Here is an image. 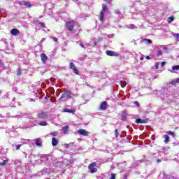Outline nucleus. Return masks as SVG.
I'll use <instances>...</instances> for the list:
<instances>
[{"instance_id":"nucleus-1","label":"nucleus","mask_w":179,"mask_h":179,"mask_svg":"<svg viewBox=\"0 0 179 179\" xmlns=\"http://www.w3.org/2000/svg\"><path fill=\"white\" fill-rule=\"evenodd\" d=\"M66 29L69 31H73L75 30V20H69L66 22Z\"/></svg>"},{"instance_id":"nucleus-2","label":"nucleus","mask_w":179,"mask_h":179,"mask_svg":"<svg viewBox=\"0 0 179 179\" xmlns=\"http://www.w3.org/2000/svg\"><path fill=\"white\" fill-rule=\"evenodd\" d=\"M75 94L72 92V91H69L66 92V90L63 91V94L59 98V100H62V99H72V97H74Z\"/></svg>"},{"instance_id":"nucleus-3","label":"nucleus","mask_w":179,"mask_h":179,"mask_svg":"<svg viewBox=\"0 0 179 179\" xmlns=\"http://www.w3.org/2000/svg\"><path fill=\"white\" fill-rule=\"evenodd\" d=\"M97 163L96 162H92L88 166V170L90 171L91 174H93L94 173H97Z\"/></svg>"},{"instance_id":"nucleus-4","label":"nucleus","mask_w":179,"mask_h":179,"mask_svg":"<svg viewBox=\"0 0 179 179\" xmlns=\"http://www.w3.org/2000/svg\"><path fill=\"white\" fill-rule=\"evenodd\" d=\"M47 117H48V114L47 113V112H44V111H42L38 113L37 115V118H38L39 120H45Z\"/></svg>"},{"instance_id":"nucleus-5","label":"nucleus","mask_w":179,"mask_h":179,"mask_svg":"<svg viewBox=\"0 0 179 179\" xmlns=\"http://www.w3.org/2000/svg\"><path fill=\"white\" fill-rule=\"evenodd\" d=\"M106 54L108 57H118L120 55V53L113 50H106Z\"/></svg>"},{"instance_id":"nucleus-6","label":"nucleus","mask_w":179,"mask_h":179,"mask_svg":"<svg viewBox=\"0 0 179 179\" xmlns=\"http://www.w3.org/2000/svg\"><path fill=\"white\" fill-rule=\"evenodd\" d=\"M70 68H71V69L73 70L75 75H79V71H78V69H76V66H75V64H73V62H71L70 63Z\"/></svg>"},{"instance_id":"nucleus-7","label":"nucleus","mask_w":179,"mask_h":179,"mask_svg":"<svg viewBox=\"0 0 179 179\" xmlns=\"http://www.w3.org/2000/svg\"><path fill=\"white\" fill-rule=\"evenodd\" d=\"M79 135H83V136H89V132L85 129H80L78 131Z\"/></svg>"},{"instance_id":"nucleus-8","label":"nucleus","mask_w":179,"mask_h":179,"mask_svg":"<svg viewBox=\"0 0 179 179\" xmlns=\"http://www.w3.org/2000/svg\"><path fill=\"white\" fill-rule=\"evenodd\" d=\"M136 124H148V119L138 118L135 120Z\"/></svg>"},{"instance_id":"nucleus-9","label":"nucleus","mask_w":179,"mask_h":179,"mask_svg":"<svg viewBox=\"0 0 179 179\" xmlns=\"http://www.w3.org/2000/svg\"><path fill=\"white\" fill-rule=\"evenodd\" d=\"M63 113H70L71 114H75L76 113V109L75 108H64Z\"/></svg>"},{"instance_id":"nucleus-10","label":"nucleus","mask_w":179,"mask_h":179,"mask_svg":"<svg viewBox=\"0 0 179 179\" xmlns=\"http://www.w3.org/2000/svg\"><path fill=\"white\" fill-rule=\"evenodd\" d=\"M35 144L36 146H38L39 148H41L43 146V144L41 143V138H38L35 139Z\"/></svg>"},{"instance_id":"nucleus-11","label":"nucleus","mask_w":179,"mask_h":179,"mask_svg":"<svg viewBox=\"0 0 179 179\" xmlns=\"http://www.w3.org/2000/svg\"><path fill=\"white\" fill-rule=\"evenodd\" d=\"M10 33L12 36H17V34H19L20 32L19 31V29L13 28V29H11Z\"/></svg>"},{"instance_id":"nucleus-12","label":"nucleus","mask_w":179,"mask_h":179,"mask_svg":"<svg viewBox=\"0 0 179 179\" xmlns=\"http://www.w3.org/2000/svg\"><path fill=\"white\" fill-rule=\"evenodd\" d=\"M107 108V101L101 102L99 109L100 110H106Z\"/></svg>"},{"instance_id":"nucleus-13","label":"nucleus","mask_w":179,"mask_h":179,"mask_svg":"<svg viewBox=\"0 0 179 179\" xmlns=\"http://www.w3.org/2000/svg\"><path fill=\"white\" fill-rule=\"evenodd\" d=\"M164 143H169L170 142V136H169V135L167 134L164 135Z\"/></svg>"},{"instance_id":"nucleus-14","label":"nucleus","mask_w":179,"mask_h":179,"mask_svg":"<svg viewBox=\"0 0 179 179\" xmlns=\"http://www.w3.org/2000/svg\"><path fill=\"white\" fill-rule=\"evenodd\" d=\"M52 146H57V145H58V139H57L55 137L52 138Z\"/></svg>"},{"instance_id":"nucleus-15","label":"nucleus","mask_w":179,"mask_h":179,"mask_svg":"<svg viewBox=\"0 0 179 179\" xmlns=\"http://www.w3.org/2000/svg\"><path fill=\"white\" fill-rule=\"evenodd\" d=\"M99 20L103 22L104 20V11L101 10L99 14Z\"/></svg>"},{"instance_id":"nucleus-16","label":"nucleus","mask_w":179,"mask_h":179,"mask_svg":"<svg viewBox=\"0 0 179 179\" xmlns=\"http://www.w3.org/2000/svg\"><path fill=\"white\" fill-rule=\"evenodd\" d=\"M41 61H43V62H46L47 61V55H45V53L41 54Z\"/></svg>"},{"instance_id":"nucleus-17","label":"nucleus","mask_w":179,"mask_h":179,"mask_svg":"<svg viewBox=\"0 0 179 179\" xmlns=\"http://www.w3.org/2000/svg\"><path fill=\"white\" fill-rule=\"evenodd\" d=\"M34 23H38L42 29H45V24H44V22H41L37 20V21H34Z\"/></svg>"},{"instance_id":"nucleus-18","label":"nucleus","mask_w":179,"mask_h":179,"mask_svg":"<svg viewBox=\"0 0 179 179\" xmlns=\"http://www.w3.org/2000/svg\"><path fill=\"white\" fill-rule=\"evenodd\" d=\"M23 5L27 6V8H31V3L29 1H24Z\"/></svg>"},{"instance_id":"nucleus-19","label":"nucleus","mask_w":179,"mask_h":179,"mask_svg":"<svg viewBox=\"0 0 179 179\" xmlns=\"http://www.w3.org/2000/svg\"><path fill=\"white\" fill-rule=\"evenodd\" d=\"M172 22H174V16L173 15H172V16H171V17H169L168 18H167V22L168 23H171Z\"/></svg>"},{"instance_id":"nucleus-20","label":"nucleus","mask_w":179,"mask_h":179,"mask_svg":"<svg viewBox=\"0 0 179 179\" xmlns=\"http://www.w3.org/2000/svg\"><path fill=\"white\" fill-rule=\"evenodd\" d=\"M69 129V126H64L63 127L64 134H68V130Z\"/></svg>"},{"instance_id":"nucleus-21","label":"nucleus","mask_w":179,"mask_h":179,"mask_svg":"<svg viewBox=\"0 0 179 179\" xmlns=\"http://www.w3.org/2000/svg\"><path fill=\"white\" fill-rule=\"evenodd\" d=\"M178 82H177V78L175 80H171L170 82V85H173V86H176V85H177Z\"/></svg>"},{"instance_id":"nucleus-22","label":"nucleus","mask_w":179,"mask_h":179,"mask_svg":"<svg viewBox=\"0 0 179 179\" xmlns=\"http://www.w3.org/2000/svg\"><path fill=\"white\" fill-rule=\"evenodd\" d=\"M143 41H147L148 44H152V40L150 39L144 38L141 41V42L143 43Z\"/></svg>"},{"instance_id":"nucleus-23","label":"nucleus","mask_w":179,"mask_h":179,"mask_svg":"<svg viewBox=\"0 0 179 179\" xmlns=\"http://www.w3.org/2000/svg\"><path fill=\"white\" fill-rule=\"evenodd\" d=\"M126 115H127V113L124 112L123 113V116L121 117L122 121H125L127 120Z\"/></svg>"},{"instance_id":"nucleus-24","label":"nucleus","mask_w":179,"mask_h":179,"mask_svg":"<svg viewBox=\"0 0 179 179\" xmlns=\"http://www.w3.org/2000/svg\"><path fill=\"white\" fill-rule=\"evenodd\" d=\"M102 10H103V12H106V10H107V4L106 3L102 4Z\"/></svg>"},{"instance_id":"nucleus-25","label":"nucleus","mask_w":179,"mask_h":179,"mask_svg":"<svg viewBox=\"0 0 179 179\" xmlns=\"http://www.w3.org/2000/svg\"><path fill=\"white\" fill-rule=\"evenodd\" d=\"M38 125H41V127H46L47 125V122H40L38 123Z\"/></svg>"},{"instance_id":"nucleus-26","label":"nucleus","mask_w":179,"mask_h":179,"mask_svg":"<svg viewBox=\"0 0 179 179\" xmlns=\"http://www.w3.org/2000/svg\"><path fill=\"white\" fill-rule=\"evenodd\" d=\"M6 163H8V159L3 160V162L0 163V166L3 167Z\"/></svg>"},{"instance_id":"nucleus-27","label":"nucleus","mask_w":179,"mask_h":179,"mask_svg":"<svg viewBox=\"0 0 179 179\" xmlns=\"http://www.w3.org/2000/svg\"><path fill=\"white\" fill-rule=\"evenodd\" d=\"M172 69L173 71H179V65L173 66Z\"/></svg>"},{"instance_id":"nucleus-28","label":"nucleus","mask_w":179,"mask_h":179,"mask_svg":"<svg viewBox=\"0 0 179 179\" xmlns=\"http://www.w3.org/2000/svg\"><path fill=\"white\" fill-rule=\"evenodd\" d=\"M167 134H168L169 135H171V136H176V133L173 132V131H167Z\"/></svg>"},{"instance_id":"nucleus-29","label":"nucleus","mask_w":179,"mask_h":179,"mask_svg":"<svg viewBox=\"0 0 179 179\" xmlns=\"http://www.w3.org/2000/svg\"><path fill=\"white\" fill-rule=\"evenodd\" d=\"M115 135L116 138H118L120 133L118 132V129H115Z\"/></svg>"},{"instance_id":"nucleus-30","label":"nucleus","mask_w":179,"mask_h":179,"mask_svg":"<svg viewBox=\"0 0 179 179\" xmlns=\"http://www.w3.org/2000/svg\"><path fill=\"white\" fill-rule=\"evenodd\" d=\"M17 3H18V5H20V6H22L23 4V2L20 1V0H16Z\"/></svg>"},{"instance_id":"nucleus-31","label":"nucleus","mask_w":179,"mask_h":179,"mask_svg":"<svg viewBox=\"0 0 179 179\" xmlns=\"http://www.w3.org/2000/svg\"><path fill=\"white\" fill-rule=\"evenodd\" d=\"M17 75L18 76H20V75H22V71H20V69H18V70L17 71Z\"/></svg>"},{"instance_id":"nucleus-32","label":"nucleus","mask_w":179,"mask_h":179,"mask_svg":"<svg viewBox=\"0 0 179 179\" xmlns=\"http://www.w3.org/2000/svg\"><path fill=\"white\" fill-rule=\"evenodd\" d=\"M173 36L176 38V39L178 41V40H179V34H174Z\"/></svg>"},{"instance_id":"nucleus-33","label":"nucleus","mask_w":179,"mask_h":179,"mask_svg":"<svg viewBox=\"0 0 179 179\" xmlns=\"http://www.w3.org/2000/svg\"><path fill=\"white\" fill-rule=\"evenodd\" d=\"M110 179H115V173H111Z\"/></svg>"},{"instance_id":"nucleus-34","label":"nucleus","mask_w":179,"mask_h":179,"mask_svg":"<svg viewBox=\"0 0 179 179\" xmlns=\"http://www.w3.org/2000/svg\"><path fill=\"white\" fill-rule=\"evenodd\" d=\"M163 55V52L161 50L158 51L157 57H160V55Z\"/></svg>"},{"instance_id":"nucleus-35","label":"nucleus","mask_w":179,"mask_h":179,"mask_svg":"<svg viewBox=\"0 0 179 179\" xmlns=\"http://www.w3.org/2000/svg\"><path fill=\"white\" fill-rule=\"evenodd\" d=\"M50 135H52L53 136H57V135H58V133H57L56 131H54L51 133Z\"/></svg>"},{"instance_id":"nucleus-36","label":"nucleus","mask_w":179,"mask_h":179,"mask_svg":"<svg viewBox=\"0 0 179 179\" xmlns=\"http://www.w3.org/2000/svg\"><path fill=\"white\" fill-rule=\"evenodd\" d=\"M20 148H22V144H19L16 146V150H19V149H20Z\"/></svg>"},{"instance_id":"nucleus-37","label":"nucleus","mask_w":179,"mask_h":179,"mask_svg":"<svg viewBox=\"0 0 179 179\" xmlns=\"http://www.w3.org/2000/svg\"><path fill=\"white\" fill-rule=\"evenodd\" d=\"M52 39L53 40V41H55V43H57V41H58V38L52 37Z\"/></svg>"},{"instance_id":"nucleus-38","label":"nucleus","mask_w":179,"mask_h":179,"mask_svg":"<svg viewBox=\"0 0 179 179\" xmlns=\"http://www.w3.org/2000/svg\"><path fill=\"white\" fill-rule=\"evenodd\" d=\"M155 69H159V62H157L155 64Z\"/></svg>"},{"instance_id":"nucleus-39","label":"nucleus","mask_w":179,"mask_h":179,"mask_svg":"<svg viewBox=\"0 0 179 179\" xmlns=\"http://www.w3.org/2000/svg\"><path fill=\"white\" fill-rule=\"evenodd\" d=\"M115 13L116 15H118V14L120 13V10H115Z\"/></svg>"},{"instance_id":"nucleus-40","label":"nucleus","mask_w":179,"mask_h":179,"mask_svg":"<svg viewBox=\"0 0 179 179\" xmlns=\"http://www.w3.org/2000/svg\"><path fill=\"white\" fill-rule=\"evenodd\" d=\"M164 65H166V62H162L161 63V66H164Z\"/></svg>"},{"instance_id":"nucleus-41","label":"nucleus","mask_w":179,"mask_h":179,"mask_svg":"<svg viewBox=\"0 0 179 179\" xmlns=\"http://www.w3.org/2000/svg\"><path fill=\"white\" fill-rule=\"evenodd\" d=\"M134 104H136L137 106V107H139V106H140L139 102H138V101H136L134 103Z\"/></svg>"},{"instance_id":"nucleus-42","label":"nucleus","mask_w":179,"mask_h":179,"mask_svg":"<svg viewBox=\"0 0 179 179\" xmlns=\"http://www.w3.org/2000/svg\"><path fill=\"white\" fill-rule=\"evenodd\" d=\"M129 27H130L131 29H134V28L135 27V25H134V24H130V25H129Z\"/></svg>"},{"instance_id":"nucleus-43","label":"nucleus","mask_w":179,"mask_h":179,"mask_svg":"<svg viewBox=\"0 0 179 179\" xmlns=\"http://www.w3.org/2000/svg\"><path fill=\"white\" fill-rule=\"evenodd\" d=\"M80 45L82 47V48H85V45H83V43H80Z\"/></svg>"},{"instance_id":"nucleus-44","label":"nucleus","mask_w":179,"mask_h":179,"mask_svg":"<svg viewBox=\"0 0 179 179\" xmlns=\"http://www.w3.org/2000/svg\"><path fill=\"white\" fill-rule=\"evenodd\" d=\"M145 59H150V56H146Z\"/></svg>"},{"instance_id":"nucleus-45","label":"nucleus","mask_w":179,"mask_h":179,"mask_svg":"<svg viewBox=\"0 0 179 179\" xmlns=\"http://www.w3.org/2000/svg\"><path fill=\"white\" fill-rule=\"evenodd\" d=\"M160 162H162V160H161L160 159H158L157 160V163H160Z\"/></svg>"},{"instance_id":"nucleus-46","label":"nucleus","mask_w":179,"mask_h":179,"mask_svg":"<svg viewBox=\"0 0 179 179\" xmlns=\"http://www.w3.org/2000/svg\"><path fill=\"white\" fill-rule=\"evenodd\" d=\"M177 79V82L179 84V78H176Z\"/></svg>"},{"instance_id":"nucleus-47","label":"nucleus","mask_w":179,"mask_h":179,"mask_svg":"<svg viewBox=\"0 0 179 179\" xmlns=\"http://www.w3.org/2000/svg\"><path fill=\"white\" fill-rule=\"evenodd\" d=\"M2 93V91L1 90H0V94Z\"/></svg>"},{"instance_id":"nucleus-48","label":"nucleus","mask_w":179,"mask_h":179,"mask_svg":"<svg viewBox=\"0 0 179 179\" xmlns=\"http://www.w3.org/2000/svg\"><path fill=\"white\" fill-rule=\"evenodd\" d=\"M66 148H68L69 145H67V144H66Z\"/></svg>"},{"instance_id":"nucleus-49","label":"nucleus","mask_w":179,"mask_h":179,"mask_svg":"<svg viewBox=\"0 0 179 179\" xmlns=\"http://www.w3.org/2000/svg\"><path fill=\"white\" fill-rule=\"evenodd\" d=\"M141 59H143V57H141Z\"/></svg>"},{"instance_id":"nucleus-50","label":"nucleus","mask_w":179,"mask_h":179,"mask_svg":"<svg viewBox=\"0 0 179 179\" xmlns=\"http://www.w3.org/2000/svg\"><path fill=\"white\" fill-rule=\"evenodd\" d=\"M94 45H96V43H94Z\"/></svg>"},{"instance_id":"nucleus-51","label":"nucleus","mask_w":179,"mask_h":179,"mask_svg":"<svg viewBox=\"0 0 179 179\" xmlns=\"http://www.w3.org/2000/svg\"><path fill=\"white\" fill-rule=\"evenodd\" d=\"M0 12H1V10H0Z\"/></svg>"}]
</instances>
